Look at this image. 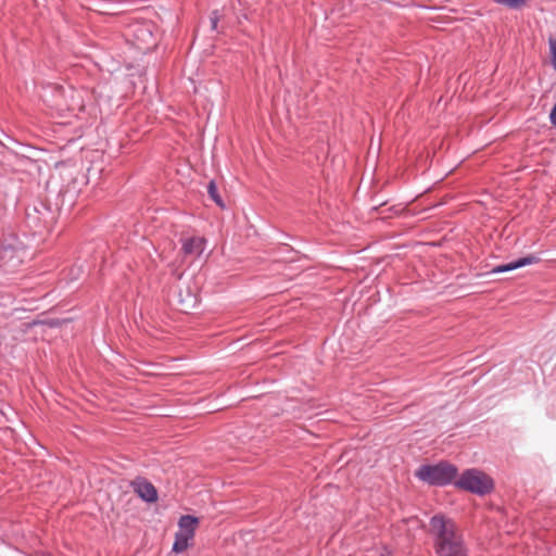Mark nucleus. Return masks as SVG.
I'll list each match as a JSON object with an SVG mask.
<instances>
[{
  "mask_svg": "<svg viewBox=\"0 0 556 556\" xmlns=\"http://www.w3.org/2000/svg\"><path fill=\"white\" fill-rule=\"evenodd\" d=\"M211 24H212V29H216L217 27V23L219 21V14L217 11H213L212 14H211Z\"/></svg>",
  "mask_w": 556,
  "mask_h": 556,
  "instance_id": "nucleus-14",
  "label": "nucleus"
},
{
  "mask_svg": "<svg viewBox=\"0 0 556 556\" xmlns=\"http://www.w3.org/2000/svg\"><path fill=\"white\" fill-rule=\"evenodd\" d=\"M207 193L210 198L215 202L219 207H225L224 201L218 193L217 186L214 180H211L207 186Z\"/></svg>",
  "mask_w": 556,
  "mask_h": 556,
  "instance_id": "nucleus-10",
  "label": "nucleus"
},
{
  "mask_svg": "<svg viewBox=\"0 0 556 556\" xmlns=\"http://www.w3.org/2000/svg\"><path fill=\"white\" fill-rule=\"evenodd\" d=\"M199 523V518L191 515H184L179 518L178 521V531H181L186 534L190 533V536L194 538L195 527Z\"/></svg>",
  "mask_w": 556,
  "mask_h": 556,
  "instance_id": "nucleus-8",
  "label": "nucleus"
},
{
  "mask_svg": "<svg viewBox=\"0 0 556 556\" xmlns=\"http://www.w3.org/2000/svg\"><path fill=\"white\" fill-rule=\"evenodd\" d=\"M206 248L203 237H189L181 240V250L185 255L201 256Z\"/></svg>",
  "mask_w": 556,
  "mask_h": 556,
  "instance_id": "nucleus-6",
  "label": "nucleus"
},
{
  "mask_svg": "<svg viewBox=\"0 0 556 556\" xmlns=\"http://www.w3.org/2000/svg\"><path fill=\"white\" fill-rule=\"evenodd\" d=\"M529 0H494L495 3L505 5L509 9L518 10L527 4Z\"/></svg>",
  "mask_w": 556,
  "mask_h": 556,
  "instance_id": "nucleus-12",
  "label": "nucleus"
},
{
  "mask_svg": "<svg viewBox=\"0 0 556 556\" xmlns=\"http://www.w3.org/2000/svg\"><path fill=\"white\" fill-rule=\"evenodd\" d=\"M25 250L16 242L0 245V270L4 274L15 273L25 257Z\"/></svg>",
  "mask_w": 556,
  "mask_h": 556,
  "instance_id": "nucleus-4",
  "label": "nucleus"
},
{
  "mask_svg": "<svg viewBox=\"0 0 556 556\" xmlns=\"http://www.w3.org/2000/svg\"><path fill=\"white\" fill-rule=\"evenodd\" d=\"M192 540L193 538L190 536V533L186 534L181 531H177L175 534V541L172 548L173 552L176 554L185 552L190 546Z\"/></svg>",
  "mask_w": 556,
  "mask_h": 556,
  "instance_id": "nucleus-9",
  "label": "nucleus"
},
{
  "mask_svg": "<svg viewBox=\"0 0 556 556\" xmlns=\"http://www.w3.org/2000/svg\"><path fill=\"white\" fill-rule=\"evenodd\" d=\"M135 36L138 40L141 41H148L152 37V31L148 26L144 25H138L136 29L134 30Z\"/></svg>",
  "mask_w": 556,
  "mask_h": 556,
  "instance_id": "nucleus-11",
  "label": "nucleus"
},
{
  "mask_svg": "<svg viewBox=\"0 0 556 556\" xmlns=\"http://www.w3.org/2000/svg\"><path fill=\"white\" fill-rule=\"evenodd\" d=\"M429 526L437 556H469L464 535L452 518L437 514Z\"/></svg>",
  "mask_w": 556,
  "mask_h": 556,
  "instance_id": "nucleus-1",
  "label": "nucleus"
},
{
  "mask_svg": "<svg viewBox=\"0 0 556 556\" xmlns=\"http://www.w3.org/2000/svg\"><path fill=\"white\" fill-rule=\"evenodd\" d=\"M548 48H549V55H551V64L553 68L556 71V38H549L548 39Z\"/></svg>",
  "mask_w": 556,
  "mask_h": 556,
  "instance_id": "nucleus-13",
  "label": "nucleus"
},
{
  "mask_svg": "<svg viewBox=\"0 0 556 556\" xmlns=\"http://www.w3.org/2000/svg\"><path fill=\"white\" fill-rule=\"evenodd\" d=\"M541 258L534 254H529L527 256L520 257L507 264H502L493 267L489 274H504L508 273L528 265L538 264Z\"/></svg>",
  "mask_w": 556,
  "mask_h": 556,
  "instance_id": "nucleus-5",
  "label": "nucleus"
},
{
  "mask_svg": "<svg viewBox=\"0 0 556 556\" xmlns=\"http://www.w3.org/2000/svg\"><path fill=\"white\" fill-rule=\"evenodd\" d=\"M549 122L553 126L556 127V103L554 104L549 112Z\"/></svg>",
  "mask_w": 556,
  "mask_h": 556,
  "instance_id": "nucleus-15",
  "label": "nucleus"
},
{
  "mask_svg": "<svg viewBox=\"0 0 556 556\" xmlns=\"http://www.w3.org/2000/svg\"><path fill=\"white\" fill-rule=\"evenodd\" d=\"M454 485L458 489L483 496L493 491L494 481L483 471L470 468L463 471L459 478L454 482Z\"/></svg>",
  "mask_w": 556,
  "mask_h": 556,
  "instance_id": "nucleus-3",
  "label": "nucleus"
},
{
  "mask_svg": "<svg viewBox=\"0 0 556 556\" xmlns=\"http://www.w3.org/2000/svg\"><path fill=\"white\" fill-rule=\"evenodd\" d=\"M457 472L456 466L447 462H440L434 465H421L415 476L429 485L445 486L455 482Z\"/></svg>",
  "mask_w": 556,
  "mask_h": 556,
  "instance_id": "nucleus-2",
  "label": "nucleus"
},
{
  "mask_svg": "<svg viewBox=\"0 0 556 556\" xmlns=\"http://www.w3.org/2000/svg\"><path fill=\"white\" fill-rule=\"evenodd\" d=\"M134 489L142 501L147 503H153L157 501V491L155 486L146 479L138 478L134 482Z\"/></svg>",
  "mask_w": 556,
  "mask_h": 556,
  "instance_id": "nucleus-7",
  "label": "nucleus"
}]
</instances>
